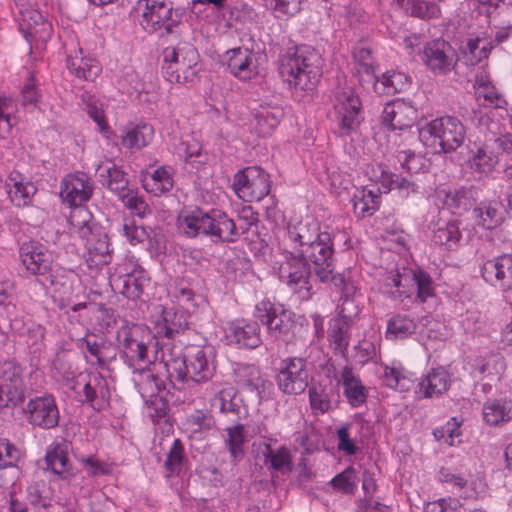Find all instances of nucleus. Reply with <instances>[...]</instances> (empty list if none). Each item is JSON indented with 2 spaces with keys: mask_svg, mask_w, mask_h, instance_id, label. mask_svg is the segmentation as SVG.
<instances>
[{
  "mask_svg": "<svg viewBox=\"0 0 512 512\" xmlns=\"http://www.w3.org/2000/svg\"><path fill=\"white\" fill-rule=\"evenodd\" d=\"M239 226L228 214L219 209L204 211L195 207L183 210L178 216L177 226L179 231L188 238L199 235L209 237L216 242H235L242 234L248 232L252 226H256L258 214L251 206L243 207L238 213Z\"/></svg>",
  "mask_w": 512,
  "mask_h": 512,
  "instance_id": "f257e3e1",
  "label": "nucleus"
},
{
  "mask_svg": "<svg viewBox=\"0 0 512 512\" xmlns=\"http://www.w3.org/2000/svg\"><path fill=\"white\" fill-rule=\"evenodd\" d=\"M323 59L318 51L307 45L288 48L278 59V72L292 89L313 90L322 76Z\"/></svg>",
  "mask_w": 512,
  "mask_h": 512,
  "instance_id": "f03ea898",
  "label": "nucleus"
},
{
  "mask_svg": "<svg viewBox=\"0 0 512 512\" xmlns=\"http://www.w3.org/2000/svg\"><path fill=\"white\" fill-rule=\"evenodd\" d=\"M211 350L201 347H193L181 359H173L166 363L168 377L170 381L180 383L207 382L215 372V365L210 358Z\"/></svg>",
  "mask_w": 512,
  "mask_h": 512,
  "instance_id": "7ed1b4c3",
  "label": "nucleus"
},
{
  "mask_svg": "<svg viewBox=\"0 0 512 512\" xmlns=\"http://www.w3.org/2000/svg\"><path fill=\"white\" fill-rule=\"evenodd\" d=\"M152 339L148 327L137 323H125L116 334L120 357L131 368L147 366L151 363L148 352Z\"/></svg>",
  "mask_w": 512,
  "mask_h": 512,
  "instance_id": "20e7f679",
  "label": "nucleus"
},
{
  "mask_svg": "<svg viewBox=\"0 0 512 512\" xmlns=\"http://www.w3.org/2000/svg\"><path fill=\"white\" fill-rule=\"evenodd\" d=\"M417 288V298L425 302L434 295L433 281L427 272L402 268V270L391 271L383 278L381 289L383 293L397 300L402 297H409L412 288Z\"/></svg>",
  "mask_w": 512,
  "mask_h": 512,
  "instance_id": "39448f33",
  "label": "nucleus"
},
{
  "mask_svg": "<svg viewBox=\"0 0 512 512\" xmlns=\"http://www.w3.org/2000/svg\"><path fill=\"white\" fill-rule=\"evenodd\" d=\"M163 75L170 83H189L197 75L199 53L193 44L179 42L163 50Z\"/></svg>",
  "mask_w": 512,
  "mask_h": 512,
  "instance_id": "423d86ee",
  "label": "nucleus"
},
{
  "mask_svg": "<svg viewBox=\"0 0 512 512\" xmlns=\"http://www.w3.org/2000/svg\"><path fill=\"white\" fill-rule=\"evenodd\" d=\"M420 139L435 152L449 153L461 146L465 138L463 124L455 117L432 120L419 131Z\"/></svg>",
  "mask_w": 512,
  "mask_h": 512,
  "instance_id": "0eeeda50",
  "label": "nucleus"
},
{
  "mask_svg": "<svg viewBox=\"0 0 512 512\" xmlns=\"http://www.w3.org/2000/svg\"><path fill=\"white\" fill-rule=\"evenodd\" d=\"M278 274L279 279L298 296L300 300H308L312 295L311 265L297 254L282 251Z\"/></svg>",
  "mask_w": 512,
  "mask_h": 512,
  "instance_id": "6e6552de",
  "label": "nucleus"
},
{
  "mask_svg": "<svg viewBox=\"0 0 512 512\" xmlns=\"http://www.w3.org/2000/svg\"><path fill=\"white\" fill-rule=\"evenodd\" d=\"M184 10L174 7L168 0H145L142 14L143 27L149 32L164 30L166 34H174L181 24Z\"/></svg>",
  "mask_w": 512,
  "mask_h": 512,
  "instance_id": "1a4fd4ad",
  "label": "nucleus"
},
{
  "mask_svg": "<svg viewBox=\"0 0 512 512\" xmlns=\"http://www.w3.org/2000/svg\"><path fill=\"white\" fill-rule=\"evenodd\" d=\"M19 257L30 275L53 285L54 255L44 244L34 240L22 243L19 248Z\"/></svg>",
  "mask_w": 512,
  "mask_h": 512,
  "instance_id": "9d476101",
  "label": "nucleus"
},
{
  "mask_svg": "<svg viewBox=\"0 0 512 512\" xmlns=\"http://www.w3.org/2000/svg\"><path fill=\"white\" fill-rule=\"evenodd\" d=\"M254 316L274 339L288 342L292 338L294 322L291 313L281 305L263 300L256 305Z\"/></svg>",
  "mask_w": 512,
  "mask_h": 512,
  "instance_id": "9b49d317",
  "label": "nucleus"
},
{
  "mask_svg": "<svg viewBox=\"0 0 512 512\" xmlns=\"http://www.w3.org/2000/svg\"><path fill=\"white\" fill-rule=\"evenodd\" d=\"M271 183L267 172L258 166H250L235 174L233 189L244 202H254L270 193Z\"/></svg>",
  "mask_w": 512,
  "mask_h": 512,
  "instance_id": "f8f14e48",
  "label": "nucleus"
},
{
  "mask_svg": "<svg viewBox=\"0 0 512 512\" xmlns=\"http://www.w3.org/2000/svg\"><path fill=\"white\" fill-rule=\"evenodd\" d=\"M335 121L341 136H348L360 124L361 101L351 87L339 88L334 99Z\"/></svg>",
  "mask_w": 512,
  "mask_h": 512,
  "instance_id": "ddd939ff",
  "label": "nucleus"
},
{
  "mask_svg": "<svg viewBox=\"0 0 512 512\" xmlns=\"http://www.w3.org/2000/svg\"><path fill=\"white\" fill-rule=\"evenodd\" d=\"M23 368L14 360L0 363V406H18L25 401Z\"/></svg>",
  "mask_w": 512,
  "mask_h": 512,
  "instance_id": "4468645a",
  "label": "nucleus"
},
{
  "mask_svg": "<svg viewBox=\"0 0 512 512\" xmlns=\"http://www.w3.org/2000/svg\"><path fill=\"white\" fill-rule=\"evenodd\" d=\"M308 362L302 357H288L280 363L276 376L279 389L288 395H298L308 386Z\"/></svg>",
  "mask_w": 512,
  "mask_h": 512,
  "instance_id": "2eb2a0df",
  "label": "nucleus"
},
{
  "mask_svg": "<svg viewBox=\"0 0 512 512\" xmlns=\"http://www.w3.org/2000/svg\"><path fill=\"white\" fill-rule=\"evenodd\" d=\"M25 414L27 422L35 428L50 430L59 425L60 411L55 396L50 393L29 399Z\"/></svg>",
  "mask_w": 512,
  "mask_h": 512,
  "instance_id": "dca6fc26",
  "label": "nucleus"
},
{
  "mask_svg": "<svg viewBox=\"0 0 512 512\" xmlns=\"http://www.w3.org/2000/svg\"><path fill=\"white\" fill-rule=\"evenodd\" d=\"M333 254L332 237L327 231H323L322 236L303 252V258L313 266V271L321 282L332 281L335 275Z\"/></svg>",
  "mask_w": 512,
  "mask_h": 512,
  "instance_id": "f3484780",
  "label": "nucleus"
},
{
  "mask_svg": "<svg viewBox=\"0 0 512 512\" xmlns=\"http://www.w3.org/2000/svg\"><path fill=\"white\" fill-rule=\"evenodd\" d=\"M322 234L319 222L314 218L306 217L298 223L288 226L286 237L282 243V251L303 256L304 250L311 247L312 243L317 241Z\"/></svg>",
  "mask_w": 512,
  "mask_h": 512,
  "instance_id": "a211bd4d",
  "label": "nucleus"
},
{
  "mask_svg": "<svg viewBox=\"0 0 512 512\" xmlns=\"http://www.w3.org/2000/svg\"><path fill=\"white\" fill-rule=\"evenodd\" d=\"M420 59L436 75L448 74L458 61L455 49L444 39L427 42L420 52Z\"/></svg>",
  "mask_w": 512,
  "mask_h": 512,
  "instance_id": "6ab92c4d",
  "label": "nucleus"
},
{
  "mask_svg": "<svg viewBox=\"0 0 512 512\" xmlns=\"http://www.w3.org/2000/svg\"><path fill=\"white\" fill-rule=\"evenodd\" d=\"M94 186L91 178L84 172L68 174L61 181L60 196L71 207L82 206L93 195Z\"/></svg>",
  "mask_w": 512,
  "mask_h": 512,
  "instance_id": "aec40b11",
  "label": "nucleus"
},
{
  "mask_svg": "<svg viewBox=\"0 0 512 512\" xmlns=\"http://www.w3.org/2000/svg\"><path fill=\"white\" fill-rule=\"evenodd\" d=\"M331 282L342 293L335 318L346 320L353 324L355 318L360 313V307L352 297L356 293L357 287L352 279L351 271L345 270L342 273H336Z\"/></svg>",
  "mask_w": 512,
  "mask_h": 512,
  "instance_id": "412c9836",
  "label": "nucleus"
},
{
  "mask_svg": "<svg viewBox=\"0 0 512 512\" xmlns=\"http://www.w3.org/2000/svg\"><path fill=\"white\" fill-rule=\"evenodd\" d=\"M229 72L239 80H250L258 74L256 54L245 47L228 50L222 58Z\"/></svg>",
  "mask_w": 512,
  "mask_h": 512,
  "instance_id": "4be33fe9",
  "label": "nucleus"
},
{
  "mask_svg": "<svg viewBox=\"0 0 512 512\" xmlns=\"http://www.w3.org/2000/svg\"><path fill=\"white\" fill-rule=\"evenodd\" d=\"M481 275L487 283L502 291L512 290V254L505 253L485 261Z\"/></svg>",
  "mask_w": 512,
  "mask_h": 512,
  "instance_id": "5701e85b",
  "label": "nucleus"
},
{
  "mask_svg": "<svg viewBox=\"0 0 512 512\" xmlns=\"http://www.w3.org/2000/svg\"><path fill=\"white\" fill-rule=\"evenodd\" d=\"M259 320L237 319L229 323L225 335L229 343L239 348L254 349L262 343Z\"/></svg>",
  "mask_w": 512,
  "mask_h": 512,
  "instance_id": "b1692460",
  "label": "nucleus"
},
{
  "mask_svg": "<svg viewBox=\"0 0 512 512\" xmlns=\"http://www.w3.org/2000/svg\"><path fill=\"white\" fill-rule=\"evenodd\" d=\"M235 382L242 389L255 394L256 400L260 403L273 384L262 376L255 365L240 364L234 369Z\"/></svg>",
  "mask_w": 512,
  "mask_h": 512,
  "instance_id": "393cba45",
  "label": "nucleus"
},
{
  "mask_svg": "<svg viewBox=\"0 0 512 512\" xmlns=\"http://www.w3.org/2000/svg\"><path fill=\"white\" fill-rule=\"evenodd\" d=\"M69 448L70 443L66 440L50 445L44 458V470L52 472L60 480H71L75 471L68 458Z\"/></svg>",
  "mask_w": 512,
  "mask_h": 512,
  "instance_id": "a878e982",
  "label": "nucleus"
},
{
  "mask_svg": "<svg viewBox=\"0 0 512 512\" xmlns=\"http://www.w3.org/2000/svg\"><path fill=\"white\" fill-rule=\"evenodd\" d=\"M416 119V109L401 100L387 103L382 111V124L390 130L411 128Z\"/></svg>",
  "mask_w": 512,
  "mask_h": 512,
  "instance_id": "bb28decb",
  "label": "nucleus"
},
{
  "mask_svg": "<svg viewBox=\"0 0 512 512\" xmlns=\"http://www.w3.org/2000/svg\"><path fill=\"white\" fill-rule=\"evenodd\" d=\"M79 400L88 403L96 410L104 409L110 400V389L107 379L99 372L88 374Z\"/></svg>",
  "mask_w": 512,
  "mask_h": 512,
  "instance_id": "cd10ccee",
  "label": "nucleus"
},
{
  "mask_svg": "<svg viewBox=\"0 0 512 512\" xmlns=\"http://www.w3.org/2000/svg\"><path fill=\"white\" fill-rule=\"evenodd\" d=\"M124 274L112 278V283L118 291L129 299H138L149 282L147 272L135 265L131 271L125 269Z\"/></svg>",
  "mask_w": 512,
  "mask_h": 512,
  "instance_id": "c85d7f7f",
  "label": "nucleus"
},
{
  "mask_svg": "<svg viewBox=\"0 0 512 512\" xmlns=\"http://www.w3.org/2000/svg\"><path fill=\"white\" fill-rule=\"evenodd\" d=\"M211 406L225 415H231L233 421L239 420L242 415L247 414V409L236 388L231 385L216 389L211 399Z\"/></svg>",
  "mask_w": 512,
  "mask_h": 512,
  "instance_id": "c756f323",
  "label": "nucleus"
},
{
  "mask_svg": "<svg viewBox=\"0 0 512 512\" xmlns=\"http://www.w3.org/2000/svg\"><path fill=\"white\" fill-rule=\"evenodd\" d=\"M6 188L11 202L17 207L29 206L37 191L30 180L15 170L7 177Z\"/></svg>",
  "mask_w": 512,
  "mask_h": 512,
  "instance_id": "7c9ffc66",
  "label": "nucleus"
},
{
  "mask_svg": "<svg viewBox=\"0 0 512 512\" xmlns=\"http://www.w3.org/2000/svg\"><path fill=\"white\" fill-rule=\"evenodd\" d=\"M96 176L102 186L115 193L118 197L129 189L127 174L110 160L98 165Z\"/></svg>",
  "mask_w": 512,
  "mask_h": 512,
  "instance_id": "2f4dec72",
  "label": "nucleus"
},
{
  "mask_svg": "<svg viewBox=\"0 0 512 512\" xmlns=\"http://www.w3.org/2000/svg\"><path fill=\"white\" fill-rule=\"evenodd\" d=\"M87 250V261L91 265H106L111 261L109 238L106 233L96 229L90 236L83 239Z\"/></svg>",
  "mask_w": 512,
  "mask_h": 512,
  "instance_id": "473e14b6",
  "label": "nucleus"
},
{
  "mask_svg": "<svg viewBox=\"0 0 512 512\" xmlns=\"http://www.w3.org/2000/svg\"><path fill=\"white\" fill-rule=\"evenodd\" d=\"M154 129L147 123H129L121 130V144L123 147L133 151L146 147L153 139Z\"/></svg>",
  "mask_w": 512,
  "mask_h": 512,
  "instance_id": "72a5a7b5",
  "label": "nucleus"
},
{
  "mask_svg": "<svg viewBox=\"0 0 512 512\" xmlns=\"http://www.w3.org/2000/svg\"><path fill=\"white\" fill-rule=\"evenodd\" d=\"M473 213L477 224L487 230L497 228L505 220V208L496 200L481 202L474 208Z\"/></svg>",
  "mask_w": 512,
  "mask_h": 512,
  "instance_id": "f704fd0d",
  "label": "nucleus"
},
{
  "mask_svg": "<svg viewBox=\"0 0 512 512\" xmlns=\"http://www.w3.org/2000/svg\"><path fill=\"white\" fill-rule=\"evenodd\" d=\"M353 324L346 320L333 317L329 321L327 337L330 346L335 353L340 354L343 358L348 357V346L350 342V329Z\"/></svg>",
  "mask_w": 512,
  "mask_h": 512,
  "instance_id": "c9c22d12",
  "label": "nucleus"
},
{
  "mask_svg": "<svg viewBox=\"0 0 512 512\" xmlns=\"http://www.w3.org/2000/svg\"><path fill=\"white\" fill-rule=\"evenodd\" d=\"M438 198L453 213L461 214L469 210L475 202L473 190L461 187L459 189H441L437 192Z\"/></svg>",
  "mask_w": 512,
  "mask_h": 512,
  "instance_id": "e433bc0d",
  "label": "nucleus"
},
{
  "mask_svg": "<svg viewBox=\"0 0 512 512\" xmlns=\"http://www.w3.org/2000/svg\"><path fill=\"white\" fill-rule=\"evenodd\" d=\"M344 395L348 403L353 407L362 405L368 396L366 387L362 384L358 376L353 373L350 366H345L341 373Z\"/></svg>",
  "mask_w": 512,
  "mask_h": 512,
  "instance_id": "4c0bfd02",
  "label": "nucleus"
},
{
  "mask_svg": "<svg viewBox=\"0 0 512 512\" xmlns=\"http://www.w3.org/2000/svg\"><path fill=\"white\" fill-rule=\"evenodd\" d=\"M484 421L492 426H498L512 420V400L494 399L484 403L482 408Z\"/></svg>",
  "mask_w": 512,
  "mask_h": 512,
  "instance_id": "58836bf2",
  "label": "nucleus"
},
{
  "mask_svg": "<svg viewBox=\"0 0 512 512\" xmlns=\"http://www.w3.org/2000/svg\"><path fill=\"white\" fill-rule=\"evenodd\" d=\"M449 383V374L444 368L432 369L419 383V392L424 397L440 395L448 389Z\"/></svg>",
  "mask_w": 512,
  "mask_h": 512,
  "instance_id": "ea45409f",
  "label": "nucleus"
},
{
  "mask_svg": "<svg viewBox=\"0 0 512 512\" xmlns=\"http://www.w3.org/2000/svg\"><path fill=\"white\" fill-rule=\"evenodd\" d=\"M398 6L407 14L422 20L439 18L441 9L436 2L424 0H396Z\"/></svg>",
  "mask_w": 512,
  "mask_h": 512,
  "instance_id": "a19ab883",
  "label": "nucleus"
},
{
  "mask_svg": "<svg viewBox=\"0 0 512 512\" xmlns=\"http://www.w3.org/2000/svg\"><path fill=\"white\" fill-rule=\"evenodd\" d=\"M21 27L26 30V38H35L39 36L41 39L49 37L51 32V24L44 20L42 14L36 10H27L22 14Z\"/></svg>",
  "mask_w": 512,
  "mask_h": 512,
  "instance_id": "79ce46f5",
  "label": "nucleus"
},
{
  "mask_svg": "<svg viewBox=\"0 0 512 512\" xmlns=\"http://www.w3.org/2000/svg\"><path fill=\"white\" fill-rule=\"evenodd\" d=\"M92 215L87 208L76 206L69 216L70 231L80 239L87 238L98 229L92 223Z\"/></svg>",
  "mask_w": 512,
  "mask_h": 512,
  "instance_id": "37998d69",
  "label": "nucleus"
},
{
  "mask_svg": "<svg viewBox=\"0 0 512 512\" xmlns=\"http://www.w3.org/2000/svg\"><path fill=\"white\" fill-rule=\"evenodd\" d=\"M67 68L77 78L86 81H93L101 72V67L95 59L70 55L67 57Z\"/></svg>",
  "mask_w": 512,
  "mask_h": 512,
  "instance_id": "c03bdc74",
  "label": "nucleus"
},
{
  "mask_svg": "<svg viewBox=\"0 0 512 512\" xmlns=\"http://www.w3.org/2000/svg\"><path fill=\"white\" fill-rule=\"evenodd\" d=\"M461 236L459 223L456 220L438 221L433 230L434 243L448 248L457 246Z\"/></svg>",
  "mask_w": 512,
  "mask_h": 512,
  "instance_id": "a18cd8bd",
  "label": "nucleus"
},
{
  "mask_svg": "<svg viewBox=\"0 0 512 512\" xmlns=\"http://www.w3.org/2000/svg\"><path fill=\"white\" fill-rule=\"evenodd\" d=\"M417 325L406 314H395L387 322L386 338L389 340L405 339L415 333Z\"/></svg>",
  "mask_w": 512,
  "mask_h": 512,
  "instance_id": "49530a36",
  "label": "nucleus"
},
{
  "mask_svg": "<svg viewBox=\"0 0 512 512\" xmlns=\"http://www.w3.org/2000/svg\"><path fill=\"white\" fill-rule=\"evenodd\" d=\"M380 204V196L371 189L362 187L357 189L353 197V208L357 216L372 215Z\"/></svg>",
  "mask_w": 512,
  "mask_h": 512,
  "instance_id": "de8ad7c7",
  "label": "nucleus"
},
{
  "mask_svg": "<svg viewBox=\"0 0 512 512\" xmlns=\"http://www.w3.org/2000/svg\"><path fill=\"white\" fill-rule=\"evenodd\" d=\"M188 327V322L182 312L173 309L164 310L163 322L158 326L157 333L168 339H174Z\"/></svg>",
  "mask_w": 512,
  "mask_h": 512,
  "instance_id": "09e8293b",
  "label": "nucleus"
},
{
  "mask_svg": "<svg viewBox=\"0 0 512 512\" xmlns=\"http://www.w3.org/2000/svg\"><path fill=\"white\" fill-rule=\"evenodd\" d=\"M174 185L171 173L165 168L156 169L151 175L143 180V187L149 193L160 196L169 192Z\"/></svg>",
  "mask_w": 512,
  "mask_h": 512,
  "instance_id": "8fccbe9b",
  "label": "nucleus"
},
{
  "mask_svg": "<svg viewBox=\"0 0 512 512\" xmlns=\"http://www.w3.org/2000/svg\"><path fill=\"white\" fill-rule=\"evenodd\" d=\"M336 391L332 384L318 383L309 389V401L313 411L324 413L330 409L331 401Z\"/></svg>",
  "mask_w": 512,
  "mask_h": 512,
  "instance_id": "3c124183",
  "label": "nucleus"
},
{
  "mask_svg": "<svg viewBox=\"0 0 512 512\" xmlns=\"http://www.w3.org/2000/svg\"><path fill=\"white\" fill-rule=\"evenodd\" d=\"M226 447L234 461H240L244 457L247 437L242 424L232 425L226 428Z\"/></svg>",
  "mask_w": 512,
  "mask_h": 512,
  "instance_id": "603ef678",
  "label": "nucleus"
},
{
  "mask_svg": "<svg viewBox=\"0 0 512 512\" xmlns=\"http://www.w3.org/2000/svg\"><path fill=\"white\" fill-rule=\"evenodd\" d=\"M185 460L184 445L180 439H174L170 450L167 453L164 462L166 477L178 476L182 469Z\"/></svg>",
  "mask_w": 512,
  "mask_h": 512,
  "instance_id": "864d4df0",
  "label": "nucleus"
},
{
  "mask_svg": "<svg viewBox=\"0 0 512 512\" xmlns=\"http://www.w3.org/2000/svg\"><path fill=\"white\" fill-rule=\"evenodd\" d=\"M144 367L145 366L136 368L139 370L140 376V380L137 382V387L144 399L153 398L157 396L163 388V382L158 378V376L153 374L150 370L144 369Z\"/></svg>",
  "mask_w": 512,
  "mask_h": 512,
  "instance_id": "5fc2aeb1",
  "label": "nucleus"
},
{
  "mask_svg": "<svg viewBox=\"0 0 512 512\" xmlns=\"http://www.w3.org/2000/svg\"><path fill=\"white\" fill-rule=\"evenodd\" d=\"M282 117L283 111L278 107L262 108L255 114L259 133L263 136L269 135L277 127Z\"/></svg>",
  "mask_w": 512,
  "mask_h": 512,
  "instance_id": "6e6d98bb",
  "label": "nucleus"
},
{
  "mask_svg": "<svg viewBox=\"0 0 512 512\" xmlns=\"http://www.w3.org/2000/svg\"><path fill=\"white\" fill-rule=\"evenodd\" d=\"M485 144L491 145L492 148L498 149L503 153H511L512 135L509 133H501L500 124L492 121L488 125V133L485 135Z\"/></svg>",
  "mask_w": 512,
  "mask_h": 512,
  "instance_id": "4d7b16f0",
  "label": "nucleus"
},
{
  "mask_svg": "<svg viewBox=\"0 0 512 512\" xmlns=\"http://www.w3.org/2000/svg\"><path fill=\"white\" fill-rule=\"evenodd\" d=\"M408 86V78L405 74L400 72H386L382 74L379 79L378 93L395 94L403 91Z\"/></svg>",
  "mask_w": 512,
  "mask_h": 512,
  "instance_id": "13d9d810",
  "label": "nucleus"
},
{
  "mask_svg": "<svg viewBox=\"0 0 512 512\" xmlns=\"http://www.w3.org/2000/svg\"><path fill=\"white\" fill-rule=\"evenodd\" d=\"M119 199L128 210L140 218H143L152 212L144 197L140 196L135 190L128 189L119 196Z\"/></svg>",
  "mask_w": 512,
  "mask_h": 512,
  "instance_id": "bf43d9fd",
  "label": "nucleus"
},
{
  "mask_svg": "<svg viewBox=\"0 0 512 512\" xmlns=\"http://www.w3.org/2000/svg\"><path fill=\"white\" fill-rule=\"evenodd\" d=\"M303 0H265L267 9L271 10L276 18L294 16L301 10Z\"/></svg>",
  "mask_w": 512,
  "mask_h": 512,
  "instance_id": "052dcab7",
  "label": "nucleus"
},
{
  "mask_svg": "<svg viewBox=\"0 0 512 512\" xmlns=\"http://www.w3.org/2000/svg\"><path fill=\"white\" fill-rule=\"evenodd\" d=\"M28 500L33 506H51V492L43 480L32 483L27 489Z\"/></svg>",
  "mask_w": 512,
  "mask_h": 512,
  "instance_id": "680f3d73",
  "label": "nucleus"
},
{
  "mask_svg": "<svg viewBox=\"0 0 512 512\" xmlns=\"http://www.w3.org/2000/svg\"><path fill=\"white\" fill-rule=\"evenodd\" d=\"M266 463L270 464V467L277 471L290 470L292 458L289 450L285 447H280L277 450L271 449L267 446V453L265 454Z\"/></svg>",
  "mask_w": 512,
  "mask_h": 512,
  "instance_id": "e2e57ef3",
  "label": "nucleus"
},
{
  "mask_svg": "<svg viewBox=\"0 0 512 512\" xmlns=\"http://www.w3.org/2000/svg\"><path fill=\"white\" fill-rule=\"evenodd\" d=\"M504 359L499 355H490L481 359L475 370L482 376H499L504 371Z\"/></svg>",
  "mask_w": 512,
  "mask_h": 512,
  "instance_id": "0e129e2a",
  "label": "nucleus"
},
{
  "mask_svg": "<svg viewBox=\"0 0 512 512\" xmlns=\"http://www.w3.org/2000/svg\"><path fill=\"white\" fill-rule=\"evenodd\" d=\"M470 168L479 173H489L493 170L495 159L487 154L484 148H478L477 152L469 158Z\"/></svg>",
  "mask_w": 512,
  "mask_h": 512,
  "instance_id": "69168bd1",
  "label": "nucleus"
},
{
  "mask_svg": "<svg viewBox=\"0 0 512 512\" xmlns=\"http://www.w3.org/2000/svg\"><path fill=\"white\" fill-rule=\"evenodd\" d=\"M356 475L353 468H347L331 480L332 487L342 493H353L356 487Z\"/></svg>",
  "mask_w": 512,
  "mask_h": 512,
  "instance_id": "338daca9",
  "label": "nucleus"
},
{
  "mask_svg": "<svg viewBox=\"0 0 512 512\" xmlns=\"http://www.w3.org/2000/svg\"><path fill=\"white\" fill-rule=\"evenodd\" d=\"M390 189L398 190L399 194L403 198H407L410 194L418 193L419 187L412 180V176L402 177L397 174L390 176Z\"/></svg>",
  "mask_w": 512,
  "mask_h": 512,
  "instance_id": "774afa93",
  "label": "nucleus"
}]
</instances>
